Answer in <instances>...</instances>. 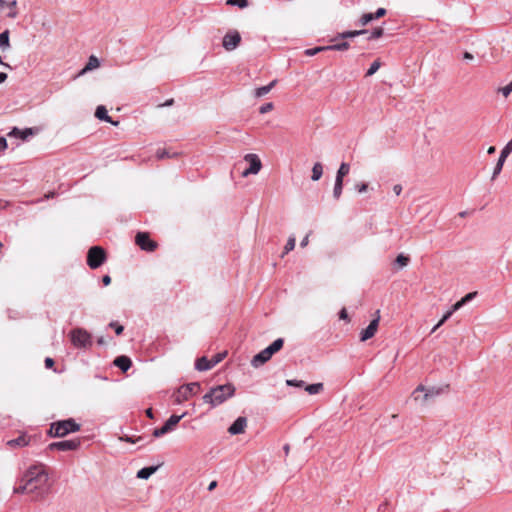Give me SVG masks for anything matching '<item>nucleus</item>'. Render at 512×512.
Instances as JSON below:
<instances>
[{"instance_id":"50","label":"nucleus","mask_w":512,"mask_h":512,"mask_svg":"<svg viewBox=\"0 0 512 512\" xmlns=\"http://www.w3.org/2000/svg\"><path fill=\"white\" fill-rule=\"evenodd\" d=\"M509 155H510V154H508V153L504 152L503 150H501V152H500V156H499V158H498V161H497V162H498V163H500L501 165H504V163H505V161H506V159H507V157H508Z\"/></svg>"},{"instance_id":"51","label":"nucleus","mask_w":512,"mask_h":512,"mask_svg":"<svg viewBox=\"0 0 512 512\" xmlns=\"http://www.w3.org/2000/svg\"><path fill=\"white\" fill-rule=\"evenodd\" d=\"M509 155H510V154H508V153L504 152L503 150H501V152H500V156H499V158H498V161H497V162H498V163H500L501 165H504V163H505V161H506V159H507V157H508Z\"/></svg>"},{"instance_id":"14","label":"nucleus","mask_w":512,"mask_h":512,"mask_svg":"<svg viewBox=\"0 0 512 512\" xmlns=\"http://www.w3.org/2000/svg\"><path fill=\"white\" fill-rule=\"evenodd\" d=\"M247 427V418L240 416L238 417L228 428V432L231 435L241 434L245 431Z\"/></svg>"},{"instance_id":"8","label":"nucleus","mask_w":512,"mask_h":512,"mask_svg":"<svg viewBox=\"0 0 512 512\" xmlns=\"http://www.w3.org/2000/svg\"><path fill=\"white\" fill-rule=\"evenodd\" d=\"M185 416L186 413H183L182 415H171L162 427L156 428L153 431V436L158 438L172 431L175 428V426L180 422V420Z\"/></svg>"},{"instance_id":"17","label":"nucleus","mask_w":512,"mask_h":512,"mask_svg":"<svg viewBox=\"0 0 512 512\" xmlns=\"http://www.w3.org/2000/svg\"><path fill=\"white\" fill-rule=\"evenodd\" d=\"M95 116L99 119V120H102V121H105V122H108V123H111L113 125H118V122H113L111 117L108 115V112H107V109L103 106V105H100L96 108V111H95Z\"/></svg>"},{"instance_id":"23","label":"nucleus","mask_w":512,"mask_h":512,"mask_svg":"<svg viewBox=\"0 0 512 512\" xmlns=\"http://www.w3.org/2000/svg\"><path fill=\"white\" fill-rule=\"evenodd\" d=\"M276 82H277L276 80H273L268 85L256 88L255 92H254L255 97L259 98V97H262V96L268 94L271 91V89L275 86Z\"/></svg>"},{"instance_id":"22","label":"nucleus","mask_w":512,"mask_h":512,"mask_svg":"<svg viewBox=\"0 0 512 512\" xmlns=\"http://www.w3.org/2000/svg\"><path fill=\"white\" fill-rule=\"evenodd\" d=\"M100 65L99 60L95 56H90L86 66L80 71L79 75L85 74L87 71H91L98 68Z\"/></svg>"},{"instance_id":"57","label":"nucleus","mask_w":512,"mask_h":512,"mask_svg":"<svg viewBox=\"0 0 512 512\" xmlns=\"http://www.w3.org/2000/svg\"><path fill=\"white\" fill-rule=\"evenodd\" d=\"M339 318L342 319V320H347L348 319V314H347V311L345 308H342L339 312Z\"/></svg>"},{"instance_id":"4","label":"nucleus","mask_w":512,"mask_h":512,"mask_svg":"<svg viewBox=\"0 0 512 512\" xmlns=\"http://www.w3.org/2000/svg\"><path fill=\"white\" fill-rule=\"evenodd\" d=\"M284 345V339L283 338H277L274 340L268 347L260 351L258 354H256L252 360L251 365L255 368L265 364L267 361L271 359V357L280 351Z\"/></svg>"},{"instance_id":"27","label":"nucleus","mask_w":512,"mask_h":512,"mask_svg":"<svg viewBox=\"0 0 512 512\" xmlns=\"http://www.w3.org/2000/svg\"><path fill=\"white\" fill-rule=\"evenodd\" d=\"M9 47H10L9 31L5 30L2 33H0V48H1V50L5 51Z\"/></svg>"},{"instance_id":"39","label":"nucleus","mask_w":512,"mask_h":512,"mask_svg":"<svg viewBox=\"0 0 512 512\" xmlns=\"http://www.w3.org/2000/svg\"><path fill=\"white\" fill-rule=\"evenodd\" d=\"M228 5L238 6L239 8H245L248 6L247 0H227Z\"/></svg>"},{"instance_id":"40","label":"nucleus","mask_w":512,"mask_h":512,"mask_svg":"<svg viewBox=\"0 0 512 512\" xmlns=\"http://www.w3.org/2000/svg\"><path fill=\"white\" fill-rule=\"evenodd\" d=\"M327 50V46H322V47H314V48H311V49H307L305 51V54L308 55V56H314L316 55L318 52H321V51H326Z\"/></svg>"},{"instance_id":"26","label":"nucleus","mask_w":512,"mask_h":512,"mask_svg":"<svg viewBox=\"0 0 512 512\" xmlns=\"http://www.w3.org/2000/svg\"><path fill=\"white\" fill-rule=\"evenodd\" d=\"M322 175H323V166L320 162H316L312 168L311 179L313 181H318L322 177Z\"/></svg>"},{"instance_id":"15","label":"nucleus","mask_w":512,"mask_h":512,"mask_svg":"<svg viewBox=\"0 0 512 512\" xmlns=\"http://www.w3.org/2000/svg\"><path fill=\"white\" fill-rule=\"evenodd\" d=\"M30 443V437H28L25 433L21 434L19 437L7 441V445L10 448H21L28 446Z\"/></svg>"},{"instance_id":"59","label":"nucleus","mask_w":512,"mask_h":512,"mask_svg":"<svg viewBox=\"0 0 512 512\" xmlns=\"http://www.w3.org/2000/svg\"><path fill=\"white\" fill-rule=\"evenodd\" d=\"M402 191V186L400 184H396L393 186V192L398 196Z\"/></svg>"},{"instance_id":"9","label":"nucleus","mask_w":512,"mask_h":512,"mask_svg":"<svg viewBox=\"0 0 512 512\" xmlns=\"http://www.w3.org/2000/svg\"><path fill=\"white\" fill-rule=\"evenodd\" d=\"M135 243L148 253L153 252L157 247V243L150 238L147 232H138L135 237Z\"/></svg>"},{"instance_id":"12","label":"nucleus","mask_w":512,"mask_h":512,"mask_svg":"<svg viewBox=\"0 0 512 512\" xmlns=\"http://www.w3.org/2000/svg\"><path fill=\"white\" fill-rule=\"evenodd\" d=\"M240 42H241V35L239 34V32L231 31V32H228L223 37L222 45L225 50L232 51L237 48V46L240 44Z\"/></svg>"},{"instance_id":"61","label":"nucleus","mask_w":512,"mask_h":512,"mask_svg":"<svg viewBox=\"0 0 512 512\" xmlns=\"http://www.w3.org/2000/svg\"><path fill=\"white\" fill-rule=\"evenodd\" d=\"M216 487H217V481H212V482L208 485V490H209V491H212V490H214Z\"/></svg>"},{"instance_id":"41","label":"nucleus","mask_w":512,"mask_h":512,"mask_svg":"<svg viewBox=\"0 0 512 512\" xmlns=\"http://www.w3.org/2000/svg\"><path fill=\"white\" fill-rule=\"evenodd\" d=\"M286 384L288 386L302 388V387H304L305 382L303 380L288 379V380H286Z\"/></svg>"},{"instance_id":"25","label":"nucleus","mask_w":512,"mask_h":512,"mask_svg":"<svg viewBox=\"0 0 512 512\" xmlns=\"http://www.w3.org/2000/svg\"><path fill=\"white\" fill-rule=\"evenodd\" d=\"M349 171H350V165L345 162L341 163V165L337 171L335 180L343 182V178L349 173Z\"/></svg>"},{"instance_id":"35","label":"nucleus","mask_w":512,"mask_h":512,"mask_svg":"<svg viewBox=\"0 0 512 512\" xmlns=\"http://www.w3.org/2000/svg\"><path fill=\"white\" fill-rule=\"evenodd\" d=\"M176 155H177L176 153H173V154L169 153L166 149H158L156 152V157L158 159L171 158Z\"/></svg>"},{"instance_id":"24","label":"nucleus","mask_w":512,"mask_h":512,"mask_svg":"<svg viewBox=\"0 0 512 512\" xmlns=\"http://www.w3.org/2000/svg\"><path fill=\"white\" fill-rule=\"evenodd\" d=\"M366 33H368L367 30L345 31V32L339 33L338 36L335 38V40L338 38H340V39L354 38L356 36L366 34Z\"/></svg>"},{"instance_id":"29","label":"nucleus","mask_w":512,"mask_h":512,"mask_svg":"<svg viewBox=\"0 0 512 512\" xmlns=\"http://www.w3.org/2000/svg\"><path fill=\"white\" fill-rule=\"evenodd\" d=\"M107 258H87V264L91 269L102 266Z\"/></svg>"},{"instance_id":"19","label":"nucleus","mask_w":512,"mask_h":512,"mask_svg":"<svg viewBox=\"0 0 512 512\" xmlns=\"http://www.w3.org/2000/svg\"><path fill=\"white\" fill-rule=\"evenodd\" d=\"M158 469V466H148L140 469L137 472V478L140 479H148L152 474H154Z\"/></svg>"},{"instance_id":"32","label":"nucleus","mask_w":512,"mask_h":512,"mask_svg":"<svg viewBox=\"0 0 512 512\" xmlns=\"http://www.w3.org/2000/svg\"><path fill=\"white\" fill-rule=\"evenodd\" d=\"M295 243H296L295 237L294 236L289 237L286 245L284 246V251H283L282 256L291 252L295 248Z\"/></svg>"},{"instance_id":"44","label":"nucleus","mask_w":512,"mask_h":512,"mask_svg":"<svg viewBox=\"0 0 512 512\" xmlns=\"http://www.w3.org/2000/svg\"><path fill=\"white\" fill-rule=\"evenodd\" d=\"M499 91L504 97H508L512 92V81L508 85L500 88Z\"/></svg>"},{"instance_id":"49","label":"nucleus","mask_w":512,"mask_h":512,"mask_svg":"<svg viewBox=\"0 0 512 512\" xmlns=\"http://www.w3.org/2000/svg\"><path fill=\"white\" fill-rule=\"evenodd\" d=\"M355 189L359 192V193H364L367 191L368 189V184L366 183H361V184H356L355 185Z\"/></svg>"},{"instance_id":"53","label":"nucleus","mask_w":512,"mask_h":512,"mask_svg":"<svg viewBox=\"0 0 512 512\" xmlns=\"http://www.w3.org/2000/svg\"><path fill=\"white\" fill-rule=\"evenodd\" d=\"M374 14V18L379 19L380 17L384 16L386 14V9L384 8H378L377 11Z\"/></svg>"},{"instance_id":"21","label":"nucleus","mask_w":512,"mask_h":512,"mask_svg":"<svg viewBox=\"0 0 512 512\" xmlns=\"http://www.w3.org/2000/svg\"><path fill=\"white\" fill-rule=\"evenodd\" d=\"M410 258H395L391 263V268L394 272H397L409 264Z\"/></svg>"},{"instance_id":"33","label":"nucleus","mask_w":512,"mask_h":512,"mask_svg":"<svg viewBox=\"0 0 512 512\" xmlns=\"http://www.w3.org/2000/svg\"><path fill=\"white\" fill-rule=\"evenodd\" d=\"M343 182L335 180L334 189H333V197L338 200L342 194Z\"/></svg>"},{"instance_id":"64","label":"nucleus","mask_w":512,"mask_h":512,"mask_svg":"<svg viewBox=\"0 0 512 512\" xmlns=\"http://www.w3.org/2000/svg\"><path fill=\"white\" fill-rule=\"evenodd\" d=\"M146 415H147V417H149L150 419H153V418H154L152 408H148V409L146 410Z\"/></svg>"},{"instance_id":"28","label":"nucleus","mask_w":512,"mask_h":512,"mask_svg":"<svg viewBox=\"0 0 512 512\" xmlns=\"http://www.w3.org/2000/svg\"><path fill=\"white\" fill-rule=\"evenodd\" d=\"M86 256H106V251L101 246H92Z\"/></svg>"},{"instance_id":"6","label":"nucleus","mask_w":512,"mask_h":512,"mask_svg":"<svg viewBox=\"0 0 512 512\" xmlns=\"http://www.w3.org/2000/svg\"><path fill=\"white\" fill-rule=\"evenodd\" d=\"M200 383L192 382L185 385H182L177 391L176 401L181 403L185 400H188L191 396L197 394L200 391Z\"/></svg>"},{"instance_id":"2","label":"nucleus","mask_w":512,"mask_h":512,"mask_svg":"<svg viewBox=\"0 0 512 512\" xmlns=\"http://www.w3.org/2000/svg\"><path fill=\"white\" fill-rule=\"evenodd\" d=\"M236 388L231 383L218 385L210 388V390L203 396V401L211 405V407H217L223 404L229 398H232L235 394Z\"/></svg>"},{"instance_id":"1","label":"nucleus","mask_w":512,"mask_h":512,"mask_svg":"<svg viewBox=\"0 0 512 512\" xmlns=\"http://www.w3.org/2000/svg\"><path fill=\"white\" fill-rule=\"evenodd\" d=\"M48 479L44 465H33L19 479L14 487V493L36 494L42 497L47 491Z\"/></svg>"},{"instance_id":"5","label":"nucleus","mask_w":512,"mask_h":512,"mask_svg":"<svg viewBox=\"0 0 512 512\" xmlns=\"http://www.w3.org/2000/svg\"><path fill=\"white\" fill-rule=\"evenodd\" d=\"M71 342L76 348H88L92 345V338L83 328H76L70 332Z\"/></svg>"},{"instance_id":"38","label":"nucleus","mask_w":512,"mask_h":512,"mask_svg":"<svg viewBox=\"0 0 512 512\" xmlns=\"http://www.w3.org/2000/svg\"><path fill=\"white\" fill-rule=\"evenodd\" d=\"M451 317V312H446L440 321L433 327L431 333H434L439 327H441L449 318Z\"/></svg>"},{"instance_id":"37","label":"nucleus","mask_w":512,"mask_h":512,"mask_svg":"<svg viewBox=\"0 0 512 512\" xmlns=\"http://www.w3.org/2000/svg\"><path fill=\"white\" fill-rule=\"evenodd\" d=\"M372 20H375L374 14L373 13H365L361 16L359 22L361 25L364 26V25H367Z\"/></svg>"},{"instance_id":"31","label":"nucleus","mask_w":512,"mask_h":512,"mask_svg":"<svg viewBox=\"0 0 512 512\" xmlns=\"http://www.w3.org/2000/svg\"><path fill=\"white\" fill-rule=\"evenodd\" d=\"M350 47L349 43L346 41H342L339 43H335L333 45H328L327 50H335V51H344Z\"/></svg>"},{"instance_id":"3","label":"nucleus","mask_w":512,"mask_h":512,"mask_svg":"<svg viewBox=\"0 0 512 512\" xmlns=\"http://www.w3.org/2000/svg\"><path fill=\"white\" fill-rule=\"evenodd\" d=\"M81 428L80 424H78L73 418H68L65 420L55 421L50 424V428L47 434L50 437H65L69 433L77 432Z\"/></svg>"},{"instance_id":"62","label":"nucleus","mask_w":512,"mask_h":512,"mask_svg":"<svg viewBox=\"0 0 512 512\" xmlns=\"http://www.w3.org/2000/svg\"><path fill=\"white\" fill-rule=\"evenodd\" d=\"M463 58H464L465 60H472L474 57H473V55H472L471 53H469V52H465V53L463 54Z\"/></svg>"},{"instance_id":"54","label":"nucleus","mask_w":512,"mask_h":512,"mask_svg":"<svg viewBox=\"0 0 512 512\" xmlns=\"http://www.w3.org/2000/svg\"><path fill=\"white\" fill-rule=\"evenodd\" d=\"M462 307H463L462 303H460V301H457L454 305H452L451 309L448 312H451V316H452L454 312H456L457 310H459Z\"/></svg>"},{"instance_id":"42","label":"nucleus","mask_w":512,"mask_h":512,"mask_svg":"<svg viewBox=\"0 0 512 512\" xmlns=\"http://www.w3.org/2000/svg\"><path fill=\"white\" fill-rule=\"evenodd\" d=\"M477 295V292H470L468 294H466L463 298H461L460 303H462V306H464L465 304H467L468 302H470L471 300H473Z\"/></svg>"},{"instance_id":"13","label":"nucleus","mask_w":512,"mask_h":512,"mask_svg":"<svg viewBox=\"0 0 512 512\" xmlns=\"http://www.w3.org/2000/svg\"><path fill=\"white\" fill-rule=\"evenodd\" d=\"M379 319L380 317L377 316L370 322V324L364 330H362L360 334L361 341H367L368 339L372 338L375 335L378 329Z\"/></svg>"},{"instance_id":"18","label":"nucleus","mask_w":512,"mask_h":512,"mask_svg":"<svg viewBox=\"0 0 512 512\" xmlns=\"http://www.w3.org/2000/svg\"><path fill=\"white\" fill-rule=\"evenodd\" d=\"M213 367H214V363H211V360H209L205 356L198 358L195 362V368L198 371H207Z\"/></svg>"},{"instance_id":"11","label":"nucleus","mask_w":512,"mask_h":512,"mask_svg":"<svg viewBox=\"0 0 512 512\" xmlns=\"http://www.w3.org/2000/svg\"><path fill=\"white\" fill-rule=\"evenodd\" d=\"M80 439L64 440L58 442H52L48 445V449L58 451H72L77 450L80 446Z\"/></svg>"},{"instance_id":"52","label":"nucleus","mask_w":512,"mask_h":512,"mask_svg":"<svg viewBox=\"0 0 512 512\" xmlns=\"http://www.w3.org/2000/svg\"><path fill=\"white\" fill-rule=\"evenodd\" d=\"M110 326L115 328V332H116L117 335H120L123 332V330H124L122 325H119V324L114 323V322L110 323Z\"/></svg>"},{"instance_id":"58","label":"nucleus","mask_w":512,"mask_h":512,"mask_svg":"<svg viewBox=\"0 0 512 512\" xmlns=\"http://www.w3.org/2000/svg\"><path fill=\"white\" fill-rule=\"evenodd\" d=\"M53 365H54V360L52 358H50V357H47L45 359V367L46 368H51V367H53Z\"/></svg>"},{"instance_id":"36","label":"nucleus","mask_w":512,"mask_h":512,"mask_svg":"<svg viewBox=\"0 0 512 512\" xmlns=\"http://www.w3.org/2000/svg\"><path fill=\"white\" fill-rule=\"evenodd\" d=\"M383 33V28L377 27L373 29V31L370 33V35L368 36V40L378 39L383 35Z\"/></svg>"},{"instance_id":"48","label":"nucleus","mask_w":512,"mask_h":512,"mask_svg":"<svg viewBox=\"0 0 512 512\" xmlns=\"http://www.w3.org/2000/svg\"><path fill=\"white\" fill-rule=\"evenodd\" d=\"M142 439V437H138L136 439L130 437V436H123V437H120V440L121 441H125V442H129V443H137L139 442L140 440Z\"/></svg>"},{"instance_id":"20","label":"nucleus","mask_w":512,"mask_h":512,"mask_svg":"<svg viewBox=\"0 0 512 512\" xmlns=\"http://www.w3.org/2000/svg\"><path fill=\"white\" fill-rule=\"evenodd\" d=\"M31 135H33V130L31 128H26L24 130L13 128V130L9 133V136L20 137L23 140H26Z\"/></svg>"},{"instance_id":"34","label":"nucleus","mask_w":512,"mask_h":512,"mask_svg":"<svg viewBox=\"0 0 512 512\" xmlns=\"http://www.w3.org/2000/svg\"><path fill=\"white\" fill-rule=\"evenodd\" d=\"M381 66V63L379 60H375L369 67V69L367 70L366 72V76L369 77V76H372L373 74H375L377 72V70L380 68Z\"/></svg>"},{"instance_id":"30","label":"nucleus","mask_w":512,"mask_h":512,"mask_svg":"<svg viewBox=\"0 0 512 512\" xmlns=\"http://www.w3.org/2000/svg\"><path fill=\"white\" fill-rule=\"evenodd\" d=\"M305 390L313 395V394H318L320 393L322 390H323V384L322 383H314V384H310V385H307L305 387Z\"/></svg>"},{"instance_id":"7","label":"nucleus","mask_w":512,"mask_h":512,"mask_svg":"<svg viewBox=\"0 0 512 512\" xmlns=\"http://www.w3.org/2000/svg\"><path fill=\"white\" fill-rule=\"evenodd\" d=\"M419 392H424V395L421 398L422 402L428 401L430 398L438 396L444 392L443 387H430L426 388L423 385H419L412 393L413 398L418 401L420 400Z\"/></svg>"},{"instance_id":"16","label":"nucleus","mask_w":512,"mask_h":512,"mask_svg":"<svg viewBox=\"0 0 512 512\" xmlns=\"http://www.w3.org/2000/svg\"><path fill=\"white\" fill-rule=\"evenodd\" d=\"M114 365L121 369L123 372H126L132 365V361L127 356H118L114 360Z\"/></svg>"},{"instance_id":"60","label":"nucleus","mask_w":512,"mask_h":512,"mask_svg":"<svg viewBox=\"0 0 512 512\" xmlns=\"http://www.w3.org/2000/svg\"><path fill=\"white\" fill-rule=\"evenodd\" d=\"M102 282L105 286L109 285L111 283V278L109 275H105L102 278Z\"/></svg>"},{"instance_id":"56","label":"nucleus","mask_w":512,"mask_h":512,"mask_svg":"<svg viewBox=\"0 0 512 512\" xmlns=\"http://www.w3.org/2000/svg\"><path fill=\"white\" fill-rule=\"evenodd\" d=\"M7 148V140L4 137H0V152Z\"/></svg>"},{"instance_id":"46","label":"nucleus","mask_w":512,"mask_h":512,"mask_svg":"<svg viewBox=\"0 0 512 512\" xmlns=\"http://www.w3.org/2000/svg\"><path fill=\"white\" fill-rule=\"evenodd\" d=\"M226 356V353H218L211 359V363H214V366L221 362Z\"/></svg>"},{"instance_id":"45","label":"nucleus","mask_w":512,"mask_h":512,"mask_svg":"<svg viewBox=\"0 0 512 512\" xmlns=\"http://www.w3.org/2000/svg\"><path fill=\"white\" fill-rule=\"evenodd\" d=\"M272 109H273V103L272 102H268V103L263 104L260 107L259 112L261 114H265V113L271 111Z\"/></svg>"},{"instance_id":"47","label":"nucleus","mask_w":512,"mask_h":512,"mask_svg":"<svg viewBox=\"0 0 512 512\" xmlns=\"http://www.w3.org/2000/svg\"><path fill=\"white\" fill-rule=\"evenodd\" d=\"M502 169L503 165L497 162L493 170L492 180H494L501 173Z\"/></svg>"},{"instance_id":"63","label":"nucleus","mask_w":512,"mask_h":512,"mask_svg":"<svg viewBox=\"0 0 512 512\" xmlns=\"http://www.w3.org/2000/svg\"><path fill=\"white\" fill-rule=\"evenodd\" d=\"M7 79V74L4 72H0V84L5 82Z\"/></svg>"},{"instance_id":"43","label":"nucleus","mask_w":512,"mask_h":512,"mask_svg":"<svg viewBox=\"0 0 512 512\" xmlns=\"http://www.w3.org/2000/svg\"><path fill=\"white\" fill-rule=\"evenodd\" d=\"M17 5V1L13 0L11 1L8 6L10 7V12L8 13V17L15 18L17 16V11L14 9Z\"/></svg>"},{"instance_id":"55","label":"nucleus","mask_w":512,"mask_h":512,"mask_svg":"<svg viewBox=\"0 0 512 512\" xmlns=\"http://www.w3.org/2000/svg\"><path fill=\"white\" fill-rule=\"evenodd\" d=\"M504 152L511 154L512 152V139L502 149Z\"/></svg>"},{"instance_id":"10","label":"nucleus","mask_w":512,"mask_h":512,"mask_svg":"<svg viewBox=\"0 0 512 512\" xmlns=\"http://www.w3.org/2000/svg\"><path fill=\"white\" fill-rule=\"evenodd\" d=\"M244 161L249 163V167L242 172L243 177H247L250 174H258L261 170L262 163L256 154H246L244 156Z\"/></svg>"}]
</instances>
